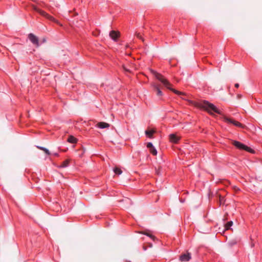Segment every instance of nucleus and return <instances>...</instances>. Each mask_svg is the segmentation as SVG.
<instances>
[{
	"label": "nucleus",
	"instance_id": "1",
	"mask_svg": "<svg viewBox=\"0 0 262 262\" xmlns=\"http://www.w3.org/2000/svg\"><path fill=\"white\" fill-rule=\"evenodd\" d=\"M195 105L200 108L207 111L211 115H213V113L219 114H221L220 111L214 104L207 101L198 102Z\"/></svg>",
	"mask_w": 262,
	"mask_h": 262
},
{
	"label": "nucleus",
	"instance_id": "2",
	"mask_svg": "<svg viewBox=\"0 0 262 262\" xmlns=\"http://www.w3.org/2000/svg\"><path fill=\"white\" fill-rule=\"evenodd\" d=\"M155 77L159 80L165 87H166L168 89L170 90L174 93L178 95H184V93L176 90L175 89H172L171 86V84L168 81V80L166 79L160 73H158L156 72L152 71Z\"/></svg>",
	"mask_w": 262,
	"mask_h": 262
},
{
	"label": "nucleus",
	"instance_id": "3",
	"mask_svg": "<svg viewBox=\"0 0 262 262\" xmlns=\"http://www.w3.org/2000/svg\"><path fill=\"white\" fill-rule=\"evenodd\" d=\"M233 145L238 149L244 150L251 153L253 152V150L252 149L239 141H234L233 142Z\"/></svg>",
	"mask_w": 262,
	"mask_h": 262
},
{
	"label": "nucleus",
	"instance_id": "4",
	"mask_svg": "<svg viewBox=\"0 0 262 262\" xmlns=\"http://www.w3.org/2000/svg\"><path fill=\"white\" fill-rule=\"evenodd\" d=\"M223 120L227 124H232L238 127L244 128L245 126L240 122L226 116L223 117Z\"/></svg>",
	"mask_w": 262,
	"mask_h": 262
},
{
	"label": "nucleus",
	"instance_id": "5",
	"mask_svg": "<svg viewBox=\"0 0 262 262\" xmlns=\"http://www.w3.org/2000/svg\"><path fill=\"white\" fill-rule=\"evenodd\" d=\"M28 38L29 39L30 41L36 47H38L39 46L38 38L34 34H33V33L29 34Z\"/></svg>",
	"mask_w": 262,
	"mask_h": 262
},
{
	"label": "nucleus",
	"instance_id": "6",
	"mask_svg": "<svg viewBox=\"0 0 262 262\" xmlns=\"http://www.w3.org/2000/svg\"><path fill=\"white\" fill-rule=\"evenodd\" d=\"M120 34L119 31L112 30L110 32V36L115 41L117 40L118 38L120 37Z\"/></svg>",
	"mask_w": 262,
	"mask_h": 262
},
{
	"label": "nucleus",
	"instance_id": "7",
	"mask_svg": "<svg viewBox=\"0 0 262 262\" xmlns=\"http://www.w3.org/2000/svg\"><path fill=\"white\" fill-rule=\"evenodd\" d=\"M191 258L190 254L189 253L182 254L180 257V260L181 261H188Z\"/></svg>",
	"mask_w": 262,
	"mask_h": 262
},
{
	"label": "nucleus",
	"instance_id": "8",
	"mask_svg": "<svg viewBox=\"0 0 262 262\" xmlns=\"http://www.w3.org/2000/svg\"><path fill=\"white\" fill-rule=\"evenodd\" d=\"M110 126V124L104 122H99L96 125V127L100 128H108Z\"/></svg>",
	"mask_w": 262,
	"mask_h": 262
},
{
	"label": "nucleus",
	"instance_id": "9",
	"mask_svg": "<svg viewBox=\"0 0 262 262\" xmlns=\"http://www.w3.org/2000/svg\"><path fill=\"white\" fill-rule=\"evenodd\" d=\"M169 140L170 142L176 143L180 140V138L175 134H170L169 135Z\"/></svg>",
	"mask_w": 262,
	"mask_h": 262
},
{
	"label": "nucleus",
	"instance_id": "10",
	"mask_svg": "<svg viewBox=\"0 0 262 262\" xmlns=\"http://www.w3.org/2000/svg\"><path fill=\"white\" fill-rule=\"evenodd\" d=\"M156 132V130L154 129H149L146 130L145 131V134L149 138H152V135Z\"/></svg>",
	"mask_w": 262,
	"mask_h": 262
},
{
	"label": "nucleus",
	"instance_id": "11",
	"mask_svg": "<svg viewBox=\"0 0 262 262\" xmlns=\"http://www.w3.org/2000/svg\"><path fill=\"white\" fill-rule=\"evenodd\" d=\"M68 142L70 143H76L77 142V139L73 136L70 135L68 138Z\"/></svg>",
	"mask_w": 262,
	"mask_h": 262
},
{
	"label": "nucleus",
	"instance_id": "12",
	"mask_svg": "<svg viewBox=\"0 0 262 262\" xmlns=\"http://www.w3.org/2000/svg\"><path fill=\"white\" fill-rule=\"evenodd\" d=\"M154 88L157 91V95L159 96H162L163 95L162 92L160 90V87L158 85L155 84L154 85Z\"/></svg>",
	"mask_w": 262,
	"mask_h": 262
},
{
	"label": "nucleus",
	"instance_id": "13",
	"mask_svg": "<svg viewBox=\"0 0 262 262\" xmlns=\"http://www.w3.org/2000/svg\"><path fill=\"white\" fill-rule=\"evenodd\" d=\"M70 160L69 159L66 160L61 163V164L59 166V167L64 168L67 167L70 163Z\"/></svg>",
	"mask_w": 262,
	"mask_h": 262
},
{
	"label": "nucleus",
	"instance_id": "14",
	"mask_svg": "<svg viewBox=\"0 0 262 262\" xmlns=\"http://www.w3.org/2000/svg\"><path fill=\"white\" fill-rule=\"evenodd\" d=\"M233 225V222L232 221H229L227 222L225 225V229L226 230H227L230 229V227H231Z\"/></svg>",
	"mask_w": 262,
	"mask_h": 262
},
{
	"label": "nucleus",
	"instance_id": "15",
	"mask_svg": "<svg viewBox=\"0 0 262 262\" xmlns=\"http://www.w3.org/2000/svg\"><path fill=\"white\" fill-rule=\"evenodd\" d=\"M114 172L115 173V174L118 175L121 174L122 172L121 169L120 168L117 167L114 168Z\"/></svg>",
	"mask_w": 262,
	"mask_h": 262
},
{
	"label": "nucleus",
	"instance_id": "16",
	"mask_svg": "<svg viewBox=\"0 0 262 262\" xmlns=\"http://www.w3.org/2000/svg\"><path fill=\"white\" fill-rule=\"evenodd\" d=\"M38 13L40 14L41 15L45 17L46 18H47V17L48 16V14L41 9H39Z\"/></svg>",
	"mask_w": 262,
	"mask_h": 262
},
{
	"label": "nucleus",
	"instance_id": "17",
	"mask_svg": "<svg viewBox=\"0 0 262 262\" xmlns=\"http://www.w3.org/2000/svg\"><path fill=\"white\" fill-rule=\"evenodd\" d=\"M47 18L49 19V20H51V21H53L58 24H59V23L58 22V20H57L56 19H55L53 16L50 15L49 14H48V16L47 17Z\"/></svg>",
	"mask_w": 262,
	"mask_h": 262
},
{
	"label": "nucleus",
	"instance_id": "18",
	"mask_svg": "<svg viewBox=\"0 0 262 262\" xmlns=\"http://www.w3.org/2000/svg\"><path fill=\"white\" fill-rule=\"evenodd\" d=\"M149 151L154 156H156L157 155V151L154 147L150 148Z\"/></svg>",
	"mask_w": 262,
	"mask_h": 262
},
{
	"label": "nucleus",
	"instance_id": "19",
	"mask_svg": "<svg viewBox=\"0 0 262 262\" xmlns=\"http://www.w3.org/2000/svg\"><path fill=\"white\" fill-rule=\"evenodd\" d=\"M31 7L32 8H33V9L36 12H38L39 10L40 9H39L38 8H37L36 6H35V5H31Z\"/></svg>",
	"mask_w": 262,
	"mask_h": 262
},
{
	"label": "nucleus",
	"instance_id": "20",
	"mask_svg": "<svg viewBox=\"0 0 262 262\" xmlns=\"http://www.w3.org/2000/svg\"><path fill=\"white\" fill-rule=\"evenodd\" d=\"M136 35L137 38H138L139 39H141L142 41H143V37H142L141 34L140 33H136Z\"/></svg>",
	"mask_w": 262,
	"mask_h": 262
},
{
	"label": "nucleus",
	"instance_id": "21",
	"mask_svg": "<svg viewBox=\"0 0 262 262\" xmlns=\"http://www.w3.org/2000/svg\"><path fill=\"white\" fill-rule=\"evenodd\" d=\"M146 147L149 149L154 147L152 144L151 142H148L147 144Z\"/></svg>",
	"mask_w": 262,
	"mask_h": 262
},
{
	"label": "nucleus",
	"instance_id": "22",
	"mask_svg": "<svg viewBox=\"0 0 262 262\" xmlns=\"http://www.w3.org/2000/svg\"><path fill=\"white\" fill-rule=\"evenodd\" d=\"M43 151L48 155H51V153L49 151V150L47 149V148H45V149L43 150Z\"/></svg>",
	"mask_w": 262,
	"mask_h": 262
},
{
	"label": "nucleus",
	"instance_id": "23",
	"mask_svg": "<svg viewBox=\"0 0 262 262\" xmlns=\"http://www.w3.org/2000/svg\"><path fill=\"white\" fill-rule=\"evenodd\" d=\"M37 148L40 149V150L43 151L46 148L43 147H40V146H37Z\"/></svg>",
	"mask_w": 262,
	"mask_h": 262
},
{
	"label": "nucleus",
	"instance_id": "24",
	"mask_svg": "<svg viewBox=\"0 0 262 262\" xmlns=\"http://www.w3.org/2000/svg\"><path fill=\"white\" fill-rule=\"evenodd\" d=\"M37 148L40 149V150L43 151L46 148L43 147H40V146H37Z\"/></svg>",
	"mask_w": 262,
	"mask_h": 262
},
{
	"label": "nucleus",
	"instance_id": "25",
	"mask_svg": "<svg viewBox=\"0 0 262 262\" xmlns=\"http://www.w3.org/2000/svg\"><path fill=\"white\" fill-rule=\"evenodd\" d=\"M147 236H149V237H150L151 238L154 239L155 238L154 236L153 235H151L148 233H146V234Z\"/></svg>",
	"mask_w": 262,
	"mask_h": 262
},
{
	"label": "nucleus",
	"instance_id": "26",
	"mask_svg": "<svg viewBox=\"0 0 262 262\" xmlns=\"http://www.w3.org/2000/svg\"><path fill=\"white\" fill-rule=\"evenodd\" d=\"M235 87L236 88H238L239 87V84L238 83H235Z\"/></svg>",
	"mask_w": 262,
	"mask_h": 262
},
{
	"label": "nucleus",
	"instance_id": "27",
	"mask_svg": "<svg viewBox=\"0 0 262 262\" xmlns=\"http://www.w3.org/2000/svg\"><path fill=\"white\" fill-rule=\"evenodd\" d=\"M54 155L55 156H58V154H54Z\"/></svg>",
	"mask_w": 262,
	"mask_h": 262
},
{
	"label": "nucleus",
	"instance_id": "28",
	"mask_svg": "<svg viewBox=\"0 0 262 262\" xmlns=\"http://www.w3.org/2000/svg\"><path fill=\"white\" fill-rule=\"evenodd\" d=\"M124 70L126 71H128V72H129V71L126 69H125V68H124Z\"/></svg>",
	"mask_w": 262,
	"mask_h": 262
}]
</instances>
